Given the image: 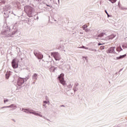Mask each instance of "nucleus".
I'll list each match as a JSON object with an SVG mask.
<instances>
[{"instance_id": "1", "label": "nucleus", "mask_w": 127, "mask_h": 127, "mask_svg": "<svg viewBox=\"0 0 127 127\" xmlns=\"http://www.w3.org/2000/svg\"><path fill=\"white\" fill-rule=\"evenodd\" d=\"M11 65L13 69H16V68H18V60H17L16 58L14 59L12 61Z\"/></svg>"}, {"instance_id": "2", "label": "nucleus", "mask_w": 127, "mask_h": 127, "mask_svg": "<svg viewBox=\"0 0 127 127\" xmlns=\"http://www.w3.org/2000/svg\"><path fill=\"white\" fill-rule=\"evenodd\" d=\"M58 79L60 83H62V85L65 86L66 85V82L64 80V74L63 73H61L60 75L58 77Z\"/></svg>"}, {"instance_id": "3", "label": "nucleus", "mask_w": 127, "mask_h": 127, "mask_svg": "<svg viewBox=\"0 0 127 127\" xmlns=\"http://www.w3.org/2000/svg\"><path fill=\"white\" fill-rule=\"evenodd\" d=\"M51 56H53L56 61H59L61 59V57H60L58 53H52Z\"/></svg>"}, {"instance_id": "4", "label": "nucleus", "mask_w": 127, "mask_h": 127, "mask_svg": "<svg viewBox=\"0 0 127 127\" xmlns=\"http://www.w3.org/2000/svg\"><path fill=\"white\" fill-rule=\"evenodd\" d=\"M25 11H26V12L29 15L32 14V7L30 6H26L24 8Z\"/></svg>"}, {"instance_id": "5", "label": "nucleus", "mask_w": 127, "mask_h": 127, "mask_svg": "<svg viewBox=\"0 0 127 127\" xmlns=\"http://www.w3.org/2000/svg\"><path fill=\"white\" fill-rule=\"evenodd\" d=\"M27 81V78H19L18 79L17 85L18 86H21L24 83V82H26Z\"/></svg>"}, {"instance_id": "6", "label": "nucleus", "mask_w": 127, "mask_h": 127, "mask_svg": "<svg viewBox=\"0 0 127 127\" xmlns=\"http://www.w3.org/2000/svg\"><path fill=\"white\" fill-rule=\"evenodd\" d=\"M126 56H127V55H123V56H121L119 57L116 58V59H117V60H120V59H123V58H124V57H126Z\"/></svg>"}, {"instance_id": "7", "label": "nucleus", "mask_w": 127, "mask_h": 127, "mask_svg": "<svg viewBox=\"0 0 127 127\" xmlns=\"http://www.w3.org/2000/svg\"><path fill=\"white\" fill-rule=\"evenodd\" d=\"M37 74L35 73L33 74L32 78L34 80H37Z\"/></svg>"}, {"instance_id": "8", "label": "nucleus", "mask_w": 127, "mask_h": 127, "mask_svg": "<svg viewBox=\"0 0 127 127\" xmlns=\"http://www.w3.org/2000/svg\"><path fill=\"white\" fill-rule=\"evenodd\" d=\"M5 77L6 79H8V78H9V73L8 72H6Z\"/></svg>"}, {"instance_id": "9", "label": "nucleus", "mask_w": 127, "mask_h": 127, "mask_svg": "<svg viewBox=\"0 0 127 127\" xmlns=\"http://www.w3.org/2000/svg\"><path fill=\"white\" fill-rule=\"evenodd\" d=\"M105 33H102L101 34L98 35V37H102V36H104Z\"/></svg>"}, {"instance_id": "10", "label": "nucleus", "mask_w": 127, "mask_h": 127, "mask_svg": "<svg viewBox=\"0 0 127 127\" xmlns=\"http://www.w3.org/2000/svg\"><path fill=\"white\" fill-rule=\"evenodd\" d=\"M12 107H13L14 108H16L15 106H13L12 105H10L9 106H5V107H2V108H12Z\"/></svg>"}, {"instance_id": "11", "label": "nucleus", "mask_w": 127, "mask_h": 127, "mask_svg": "<svg viewBox=\"0 0 127 127\" xmlns=\"http://www.w3.org/2000/svg\"><path fill=\"white\" fill-rule=\"evenodd\" d=\"M109 1H111L112 3H115L116 1H117V0H109Z\"/></svg>"}, {"instance_id": "12", "label": "nucleus", "mask_w": 127, "mask_h": 127, "mask_svg": "<svg viewBox=\"0 0 127 127\" xmlns=\"http://www.w3.org/2000/svg\"><path fill=\"white\" fill-rule=\"evenodd\" d=\"M87 27H88V26L87 25H84L83 26H82V28L85 30V28H87Z\"/></svg>"}, {"instance_id": "13", "label": "nucleus", "mask_w": 127, "mask_h": 127, "mask_svg": "<svg viewBox=\"0 0 127 127\" xmlns=\"http://www.w3.org/2000/svg\"><path fill=\"white\" fill-rule=\"evenodd\" d=\"M100 49H101V50H103V49H105V46H101L100 47Z\"/></svg>"}, {"instance_id": "14", "label": "nucleus", "mask_w": 127, "mask_h": 127, "mask_svg": "<svg viewBox=\"0 0 127 127\" xmlns=\"http://www.w3.org/2000/svg\"><path fill=\"white\" fill-rule=\"evenodd\" d=\"M117 50V51H121L122 50V48L118 47Z\"/></svg>"}, {"instance_id": "15", "label": "nucleus", "mask_w": 127, "mask_h": 127, "mask_svg": "<svg viewBox=\"0 0 127 127\" xmlns=\"http://www.w3.org/2000/svg\"><path fill=\"white\" fill-rule=\"evenodd\" d=\"M111 50H113V51L115 50V49H116V47H112L111 48Z\"/></svg>"}, {"instance_id": "16", "label": "nucleus", "mask_w": 127, "mask_h": 127, "mask_svg": "<svg viewBox=\"0 0 127 127\" xmlns=\"http://www.w3.org/2000/svg\"><path fill=\"white\" fill-rule=\"evenodd\" d=\"M6 102H8V100L6 99V100H4V104H5V103H6Z\"/></svg>"}, {"instance_id": "17", "label": "nucleus", "mask_w": 127, "mask_h": 127, "mask_svg": "<svg viewBox=\"0 0 127 127\" xmlns=\"http://www.w3.org/2000/svg\"><path fill=\"white\" fill-rule=\"evenodd\" d=\"M44 104H48V103H49V101H44Z\"/></svg>"}, {"instance_id": "18", "label": "nucleus", "mask_w": 127, "mask_h": 127, "mask_svg": "<svg viewBox=\"0 0 127 127\" xmlns=\"http://www.w3.org/2000/svg\"><path fill=\"white\" fill-rule=\"evenodd\" d=\"M34 115H36V116H40L39 114L35 113Z\"/></svg>"}, {"instance_id": "19", "label": "nucleus", "mask_w": 127, "mask_h": 127, "mask_svg": "<svg viewBox=\"0 0 127 127\" xmlns=\"http://www.w3.org/2000/svg\"><path fill=\"white\" fill-rule=\"evenodd\" d=\"M105 12H106V13L107 14H108V12H107V10H105Z\"/></svg>"}, {"instance_id": "20", "label": "nucleus", "mask_w": 127, "mask_h": 127, "mask_svg": "<svg viewBox=\"0 0 127 127\" xmlns=\"http://www.w3.org/2000/svg\"><path fill=\"white\" fill-rule=\"evenodd\" d=\"M85 31H86V32H88V31H89V30H88V29H85Z\"/></svg>"}, {"instance_id": "21", "label": "nucleus", "mask_w": 127, "mask_h": 127, "mask_svg": "<svg viewBox=\"0 0 127 127\" xmlns=\"http://www.w3.org/2000/svg\"><path fill=\"white\" fill-rule=\"evenodd\" d=\"M98 45H99V46H100V45H103V44H100V43H99V44H98Z\"/></svg>"}, {"instance_id": "22", "label": "nucleus", "mask_w": 127, "mask_h": 127, "mask_svg": "<svg viewBox=\"0 0 127 127\" xmlns=\"http://www.w3.org/2000/svg\"><path fill=\"white\" fill-rule=\"evenodd\" d=\"M80 48H85V47H80Z\"/></svg>"}, {"instance_id": "23", "label": "nucleus", "mask_w": 127, "mask_h": 127, "mask_svg": "<svg viewBox=\"0 0 127 127\" xmlns=\"http://www.w3.org/2000/svg\"><path fill=\"white\" fill-rule=\"evenodd\" d=\"M45 106H46L45 104H44V105H43V106H44V107H45Z\"/></svg>"}, {"instance_id": "24", "label": "nucleus", "mask_w": 127, "mask_h": 127, "mask_svg": "<svg viewBox=\"0 0 127 127\" xmlns=\"http://www.w3.org/2000/svg\"><path fill=\"white\" fill-rule=\"evenodd\" d=\"M107 15H108V17L110 16V15H109V14H108Z\"/></svg>"}, {"instance_id": "25", "label": "nucleus", "mask_w": 127, "mask_h": 127, "mask_svg": "<svg viewBox=\"0 0 127 127\" xmlns=\"http://www.w3.org/2000/svg\"><path fill=\"white\" fill-rule=\"evenodd\" d=\"M25 111H28V110L25 109Z\"/></svg>"}]
</instances>
